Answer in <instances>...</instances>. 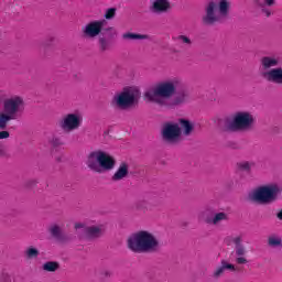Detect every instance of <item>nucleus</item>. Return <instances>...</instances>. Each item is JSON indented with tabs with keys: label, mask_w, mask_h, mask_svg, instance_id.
I'll return each instance as SVG.
<instances>
[{
	"label": "nucleus",
	"mask_w": 282,
	"mask_h": 282,
	"mask_svg": "<svg viewBox=\"0 0 282 282\" xmlns=\"http://www.w3.org/2000/svg\"><path fill=\"white\" fill-rule=\"evenodd\" d=\"M127 246L135 254H149L159 250L160 240L150 231L140 230L128 238Z\"/></svg>",
	"instance_id": "1"
},
{
	"label": "nucleus",
	"mask_w": 282,
	"mask_h": 282,
	"mask_svg": "<svg viewBox=\"0 0 282 282\" xmlns=\"http://www.w3.org/2000/svg\"><path fill=\"white\" fill-rule=\"evenodd\" d=\"M177 90V80L176 79H167L164 82H160L153 90H148L144 94V98L149 102H154V105H159V107H164L169 105V100L175 96V91Z\"/></svg>",
	"instance_id": "2"
},
{
	"label": "nucleus",
	"mask_w": 282,
	"mask_h": 282,
	"mask_svg": "<svg viewBox=\"0 0 282 282\" xmlns=\"http://www.w3.org/2000/svg\"><path fill=\"white\" fill-rule=\"evenodd\" d=\"M2 111H0V129L3 131L8 128V122L19 120L23 109H25V101L21 96H12L3 100Z\"/></svg>",
	"instance_id": "3"
},
{
	"label": "nucleus",
	"mask_w": 282,
	"mask_h": 282,
	"mask_svg": "<svg viewBox=\"0 0 282 282\" xmlns=\"http://www.w3.org/2000/svg\"><path fill=\"white\" fill-rule=\"evenodd\" d=\"M229 12L230 2L228 0H212L205 8L203 23L205 25H215V23H221V21L228 19Z\"/></svg>",
	"instance_id": "4"
},
{
	"label": "nucleus",
	"mask_w": 282,
	"mask_h": 282,
	"mask_svg": "<svg viewBox=\"0 0 282 282\" xmlns=\"http://www.w3.org/2000/svg\"><path fill=\"white\" fill-rule=\"evenodd\" d=\"M282 194V186L279 184L261 185L249 194L253 204H274Z\"/></svg>",
	"instance_id": "5"
},
{
	"label": "nucleus",
	"mask_w": 282,
	"mask_h": 282,
	"mask_svg": "<svg viewBox=\"0 0 282 282\" xmlns=\"http://www.w3.org/2000/svg\"><path fill=\"white\" fill-rule=\"evenodd\" d=\"M87 166L95 173H102V170L113 171L116 169V159L105 151H94L88 155Z\"/></svg>",
	"instance_id": "6"
},
{
	"label": "nucleus",
	"mask_w": 282,
	"mask_h": 282,
	"mask_svg": "<svg viewBox=\"0 0 282 282\" xmlns=\"http://www.w3.org/2000/svg\"><path fill=\"white\" fill-rule=\"evenodd\" d=\"M254 126V116L248 111H238L234 115L232 120L227 124V131H250Z\"/></svg>",
	"instance_id": "7"
},
{
	"label": "nucleus",
	"mask_w": 282,
	"mask_h": 282,
	"mask_svg": "<svg viewBox=\"0 0 282 282\" xmlns=\"http://www.w3.org/2000/svg\"><path fill=\"white\" fill-rule=\"evenodd\" d=\"M161 137L163 142L167 144H180L182 142V128H180V123L171 121L163 123Z\"/></svg>",
	"instance_id": "8"
},
{
	"label": "nucleus",
	"mask_w": 282,
	"mask_h": 282,
	"mask_svg": "<svg viewBox=\"0 0 282 282\" xmlns=\"http://www.w3.org/2000/svg\"><path fill=\"white\" fill-rule=\"evenodd\" d=\"M138 102V98H135V93L130 90L129 88H124L123 91L117 94L112 98V105L117 109H121L124 111L127 109H131Z\"/></svg>",
	"instance_id": "9"
},
{
	"label": "nucleus",
	"mask_w": 282,
	"mask_h": 282,
	"mask_svg": "<svg viewBox=\"0 0 282 282\" xmlns=\"http://www.w3.org/2000/svg\"><path fill=\"white\" fill-rule=\"evenodd\" d=\"M59 127L63 131H77L79 127H83V115L80 112L65 115L59 122Z\"/></svg>",
	"instance_id": "10"
},
{
	"label": "nucleus",
	"mask_w": 282,
	"mask_h": 282,
	"mask_svg": "<svg viewBox=\"0 0 282 282\" xmlns=\"http://www.w3.org/2000/svg\"><path fill=\"white\" fill-rule=\"evenodd\" d=\"M231 243L235 246L236 263L246 265L248 261V249L243 246V236H235L231 238Z\"/></svg>",
	"instance_id": "11"
},
{
	"label": "nucleus",
	"mask_w": 282,
	"mask_h": 282,
	"mask_svg": "<svg viewBox=\"0 0 282 282\" xmlns=\"http://www.w3.org/2000/svg\"><path fill=\"white\" fill-rule=\"evenodd\" d=\"M106 23V20L90 21L82 29V32L86 39H96V36H100V34H102Z\"/></svg>",
	"instance_id": "12"
},
{
	"label": "nucleus",
	"mask_w": 282,
	"mask_h": 282,
	"mask_svg": "<svg viewBox=\"0 0 282 282\" xmlns=\"http://www.w3.org/2000/svg\"><path fill=\"white\" fill-rule=\"evenodd\" d=\"M260 76L267 83H272V85H282V68L276 67L267 72H261Z\"/></svg>",
	"instance_id": "13"
},
{
	"label": "nucleus",
	"mask_w": 282,
	"mask_h": 282,
	"mask_svg": "<svg viewBox=\"0 0 282 282\" xmlns=\"http://www.w3.org/2000/svg\"><path fill=\"white\" fill-rule=\"evenodd\" d=\"M80 229L84 232V235L88 237V239H96L102 235V227H96V226L86 227L85 224L76 223L75 230H80Z\"/></svg>",
	"instance_id": "14"
},
{
	"label": "nucleus",
	"mask_w": 282,
	"mask_h": 282,
	"mask_svg": "<svg viewBox=\"0 0 282 282\" xmlns=\"http://www.w3.org/2000/svg\"><path fill=\"white\" fill-rule=\"evenodd\" d=\"M229 215L226 212H218L215 213L213 216H207L205 218V223H207L209 226H221L224 221H228Z\"/></svg>",
	"instance_id": "15"
},
{
	"label": "nucleus",
	"mask_w": 282,
	"mask_h": 282,
	"mask_svg": "<svg viewBox=\"0 0 282 282\" xmlns=\"http://www.w3.org/2000/svg\"><path fill=\"white\" fill-rule=\"evenodd\" d=\"M261 72H270V69H275L279 67V57L274 56H263L260 59Z\"/></svg>",
	"instance_id": "16"
},
{
	"label": "nucleus",
	"mask_w": 282,
	"mask_h": 282,
	"mask_svg": "<svg viewBox=\"0 0 282 282\" xmlns=\"http://www.w3.org/2000/svg\"><path fill=\"white\" fill-rule=\"evenodd\" d=\"M150 10L154 14H164V12L171 10V2L169 0H154Z\"/></svg>",
	"instance_id": "17"
},
{
	"label": "nucleus",
	"mask_w": 282,
	"mask_h": 282,
	"mask_svg": "<svg viewBox=\"0 0 282 282\" xmlns=\"http://www.w3.org/2000/svg\"><path fill=\"white\" fill-rule=\"evenodd\" d=\"M186 102V93H177L173 98H169L167 105L163 106L165 109H173V107H177L178 105H184Z\"/></svg>",
	"instance_id": "18"
},
{
	"label": "nucleus",
	"mask_w": 282,
	"mask_h": 282,
	"mask_svg": "<svg viewBox=\"0 0 282 282\" xmlns=\"http://www.w3.org/2000/svg\"><path fill=\"white\" fill-rule=\"evenodd\" d=\"M128 176H129V164H127V162H122L120 163L119 167L112 175V182H120Z\"/></svg>",
	"instance_id": "19"
},
{
	"label": "nucleus",
	"mask_w": 282,
	"mask_h": 282,
	"mask_svg": "<svg viewBox=\"0 0 282 282\" xmlns=\"http://www.w3.org/2000/svg\"><path fill=\"white\" fill-rule=\"evenodd\" d=\"M226 270H230L231 272H235V270H237V269L235 268V264H230L226 261H221V265L218 267L216 269V271L214 272L215 279H219V276H221V274H224V272H226Z\"/></svg>",
	"instance_id": "20"
},
{
	"label": "nucleus",
	"mask_w": 282,
	"mask_h": 282,
	"mask_svg": "<svg viewBox=\"0 0 282 282\" xmlns=\"http://www.w3.org/2000/svg\"><path fill=\"white\" fill-rule=\"evenodd\" d=\"M180 129L183 131L184 135H191L193 133L194 126L191 123L188 119H180Z\"/></svg>",
	"instance_id": "21"
},
{
	"label": "nucleus",
	"mask_w": 282,
	"mask_h": 282,
	"mask_svg": "<svg viewBox=\"0 0 282 282\" xmlns=\"http://www.w3.org/2000/svg\"><path fill=\"white\" fill-rule=\"evenodd\" d=\"M147 39H149V35L130 33V32L122 34L123 41H144Z\"/></svg>",
	"instance_id": "22"
},
{
	"label": "nucleus",
	"mask_w": 282,
	"mask_h": 282,
	"mask_svg": "<svg viewBox=\"0 0 282 282\" xmlns=\"http://www.w3.org/2000/svg\"><path fill=\"white\" fill-rule=\"evenodd\" d=\"M173 41L178 45H185L186 47H191L193 45V41L186 35L174 36Z\"/></svg>",
	"instance_id": "23"
},
{
	"label": "nucleus",
	"mask_w": 282,
	"mask_h": 282,
	"mask_svg": "<svg viewBox=\"0 0 282 282\" xmlns=\"http://www.w3.org/2000/svg\"><path fill=\"white\" fill-rule=\"evenodd\" d=\"M48 232L54 239H62L63 238V230L61 226L54 224L48 227Z\"/></svg>",
	"instance_id": "24"
},
{
	"label": "nucleus",
	"mask_w": 282,
	"mask_h": 282,
	"mask_svg": "<svg viewBox=\"0 0 282 282\" xmlns=\"http://www.w3.org/2000/svg\"><path fill=\"white\" fill-rule=\"evenodd\" d=\"M61 268V263L56 261H47L42 265L44 272H56Z\"/></svg>",
	"instance_id": "25"
},
{
	"label": "nucleus",
	"mask_w": 282,
	"mask_h": 282,
	"mask_svg": "<svg viewBox=\"0 0 282 282\" xmlns=\"http://www.w3.org/2000/svg\"><path fill=\"white\" fill-rule=\"evenodd\" d=\"M39 254H40L39 249L34 247H29L24 251L25 259H39Z\"/></svg>",
	"instance_id": "26"
},
{
	"label": "nucleus",
	"mask_w": 282,
	"mask_h": 282,
	"mask_svg": "<svg viewBox=\"0 0 282 282\" xmlns=\"http://www.w3.org/2000/svg\"><path fill=\"white\" fill-rule=\"evenodd\" d=\"M268 246L270 248H282V239L280 237L271 236L268 238Z\"/></svg>",
	"instance_id": "27"
},
{
	"label": "nucleus",
	"mask_w": 282,
	"mask_h": 282,
	"mask_svg": "<svg viewBox=\"0 0 282 282\" xmlns=\"http://www.w3.org/2000/svg\"><path fill=\"white\" fill-rule=\"evenodd\" d=\"M252 166H254V163L248 161L238 163L239 171H243L245 173H250V171H252Z\"/></svg>",
	"instance_id": "28"
},
{
	"label": "nucleus",
	"mask_w": 282,
	"mask_h": 282,
	"mask_svg": "<svg viewBox=\"0 0 282 282\" xmlns=\"http://www.w3.org/2000/svg\"><path fill=\"white\" fill-rule=\"evenodd\" d=\"M111 48V44L109 43L108 40H106L105 37H100L99 39V51L101 53H105L107 51H109Z\"/></svg>",
	"instance_id": "29"
},
{
	"label": "nucleus",
	"mask_w": 282,
	"mask_h": 282,
	"mask_svg": "<svg viewBox=\"0 0 282 282\" xmlns=\"http://www.w3.org/2000/svg\"><path fill=\"white\" fill-rule=\"evenodd\" d=\"M115 18H116V8L107 9V11L105 13V19L110 21L111 19H115Z\"/></svg>",
	"instance_id": "30"
},
{
	"label": "nucleus",
	"mask_w": 282,
	"mask_h": 282,
	"mask_svg": "<svg viewBox=\"0 0 282 282\" xmlns=\"http://www.w3.org/2000/svg\"><path fill=\"white\" fill-rule=\"evenodd\" d=\"M258 6L259 8H261L262 14H264L268 18L272 17V11L265 8L264 4H258Z\"/></svg>",
	"instance_id": "31"
},
{
	"label": "nucleus",
	"mask_w": 282,
	"mask_h": 282,
	"mask_svg": "<svg viewBox=\"0 0 282 282\" xmlns=\"http://www.w3.org/2000/svg\"><path fill=\"white\" fill-rule=\"evenodd\" d=\"M258 6H264V8H272V6H276V0H264L263 3H258Z\"/></svg>",
	"instance_id": "32"
},
{
	"label": "nucleus",
	"mask_w": 282,
	"mask_h": 282,
	"mask_svg": "<svg viewBox=\"0 0 282 282\" xmlns=\"http://www.w3.org/2000/svg\"><path fill=\"white\" fill-rule=\"evenodd\" d=\"M109 276H111V271H109V270L101 271V273H100L101 281L109 279Z\"/></svg>",
	"instance_id": "33"
},
{
	"label": "nucleus",
	"mask_w": 282,
	"mask_h": 282,
	"mask_svg": "<svg viewBox=\"0 0 282 282\" xmlns=\"http://www.w3.org/2000/svg\"><path fill=\"white\" fill-rule=\"evenodd\" d=\"M8 138H10V132L0 131V140H8Z\"/></svg>",
	"instance_id": "34"
},
{
	"label": "nucleus",
	"mask_w": 282,
	"mask_h": 282,
	"mask_svg": "<svg viewBox=\"0 0 282 282\" xmlns=\"http://www.w3.org/2000/svg\"><path fill=\"white\" fill-rule=\"evenodd\" d=\"M52 142L54 147H61V144H63V141L58 138H53Z\"/></svg>",
	"instance_id": "35"
},
{
	"label": "nucleus",
	"mask_w": 282,
	"mask_h": 282,
	"mask_svg": "<svg viewBox=\"0 0 282 282\" xmlns=\"http://www.w3.org/2000/svg\"><path fill=\"white\" fill-rule=\"evenodd\" d=\"M276 218L282 221V209L279 210V213L276 214Z\"/></svg>",
	"instance_id": "36"
}]
</instances>
